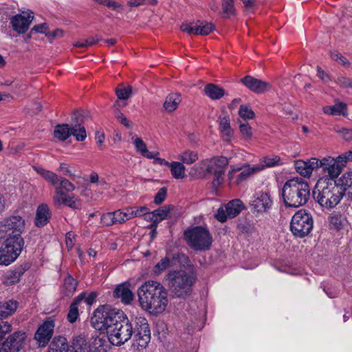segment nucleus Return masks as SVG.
I'll use <instances>...</instances> for the list:
<instances>
[{
	"mask_svg": "<svg viewBox=\"0 0 352 352\" xmlns=\"http://www.w3.org/2000/svg\"><path fill=\"white\" fill-rule=\"evenodd\" d=\"M338 162L342 164V167L345 166V164L347 161L352 162V151H349L346 152L344 154L340 155L338 156Z\"/></svg>",
	"mask_w": 352,
	"mask_h": 352,
	"instance_id": "nucleus-60",
	"label": "nucleus"
},
{
	"mask_svg": "<svg viewBox=\"0 0 352 352\" xmlns=\"http://www.w3.org/2000/svg\"><path fill=\"white\" fill-rule=\"evenodd\" d=\"M219 131L225 138L226 141H230L234 134V130L230 126V119L229 116H219Z\"/></svg>",
	"mask_w": 352,
	"mask_h": 352,
	"instance_id": "nucleus-28",
	"label": "nucleus"
},
{
	"mask_svg": "<svg viewBox=\"0 0 352 352\" xmlns=\"http://www.w3.org/2000/svg\"><path fill=\"white\" fill-rule=\"evenodd\" d=\"M156 0H129L128 5L130 6H138L144 3L155 4Z\"/></svg>",
	"mask_w": 352,
	"mask_h": 352,
	"instance_id": "nucleus-61",
	"label": "nucleus"
},
{
	"mask_svg": "<svg viewBox=\"0 0 352 352\" xmlns=\"http://www.w3.org/2000/svg\"><path fill=\"white\" fill-rule=\"evenodd\" d=\"M261 170H262V168L260 167L259 166H255L250 167L248 165V166H245L237 176V178L236 180V184H239L241 182L247 179L252 175L254 174L255 173H256Z\"/></svg>",
	"mask_w": 352,
	"mask_h": 352,
	"instance_id": "nucleus-38",
	"label": "nucleus"
},
{
	"mask_svg": "<svg viewBox=\"0 0 352 352\" xmlns=\"http://www.w3.org/2000/svg\"><path fill=\"white\" fill-rule=\"evenodd\" d=\"M72 135L75 137L76 141L82 142L87 138L85 126L80 123L72 124L71 126Z\"/></svg>",
	"mask_w": 352,
	"mask_h": 352,
	"instance_id": "nucleus-39",
	"label": "nucleus"
},
{
	"mask_svg": "<svg viewBox=\"0 0 352 352\" xmlns=\"http://www.w3.org/2000/svg\"><path fill=\"white\" fill-rule=\"evenodd\" d=\"M133 143L137 151L142 155L147 152L146 145L140 138H135Z\"/></svg>",
	"mask_w": 352,
	"mask_h": 352,
	"instance_id": "nucleus-58",
	"label": "nucleus"
},
{
	"mask_svg": "<svg viewBox=\"0 0 352 352\" xmlns=\"http://www.w3.org/2000/svg\"><path fill=\"white\" fill-rule=\"evenodd\" d=\"M85 293L82 292L77 297H76L69 307V310L67 314V318L69 322L74 323L76 321L78 318V305L82 302V300L85 298Z\"/></svg>",
	"mask_w": 352,
	"mask_h": 352,
	"instance_id": "nucleus-27",
	"label": "nucleus"
},
{
	"mask_svg": "<svg viewBox=\"0 0 352 352\" xmlns=\"http://www.w3.org/2000/svg\"><path fill=\"white\" fill-rule=\"evenodd\" d=\"M179 158L183 163L190 164L198 160V155L196 152L186 151L179 155Z\"/></svg>",
	"mask_w": 352,
	"mask_h": 352,
	"instance_id": "nucleus-46",
	"label": "nucleus"
},
{
	"mask_svg": "<svg viewBox=\"0 0 352 352\" xmlns=\"http://www.w3.org/2000/svg\"><path fill=\"white\" fill-rule=\"evenodd\" d=\"M1 246L5 248L6 250L10 252L16 258L21 252L24 241L23 238L12 239V238H3Z\"/></svg>",
	"mask_w": 352,
	"mask_h": 352,
	"instance_id": "nucleus-22",
	"label": "nucleus"
},
{
	"mask_svg": "<svg viewBox=\"0 0 352 352\" xmlns=\"http://www.w3.org/2000/svg\"><path fill=\"white\" fill-rule=\"evenodd\" d=\"M318 158L312 157L307 161L297 160L295 162L296 171L303 177H309L314 170L317 171Z\"/></svg>",
	"mask_w": 352,
	"mask_h": 352,
	"instance_id": "nucleus-18",
	"label": "nucleus"
},
{
	"mask_svg": "<svg viewBox=\"0 0 352 352\" xmlns=\"http://www.w3.org/2000/svg\"><path fill=\"white\" fill-rule=\"evenodd\" d=\"M345 218L338 212H332L328 217L329 226L331 230H340L344 225Z\"/></svg>",
	"mask_w": 352,
	"mask_h": 352,
	"instance_id": "nucleus-29",
	"label": "nucleus"
},
{
	"mask_svg": "<svg viewBox=\"0 0 352 352\" xmlns=\"http://www.w3.org/2000/svg\"><path fill=\"white\" fill-rule=\"evenodd\" d=\"M72 129L67 124H58L54 131V137L60 141H65L72 135Z\"/></svg>",
	"mask_w": 352,
	"mask_h": 352,
	"instance_id": "nucleus-32",
	"label": "nucleus"
},
{
	"mask_svg": "<svg viewBox=\"0 0 352 352\" xmlns=\"http://www.w3.org/2000/svg\"><path fill=\"white\" fill-rule=\"evenodd\" d=\"M71 349L66 338L59 336L53 338L47 352H70Z\"/></svg>",
	"mask_w": 352,
	"mask_h": 352,
	"instance_id": "nucleus-24",
	"label": "nucleus"
},
{
	"mask_svg": "<svg viewBox=\"0 0 352 352\" xmlns=\"http://www.w3.org/2000/svg\"><path fill=\"white\" fill-rule=\"evenodd\" d=\"M12 331V325L8 322L0 320V341Z\"/></svg>",
	"mask_w": 352,
	"mask_h": 352,
	"instance_id": "nucleus-56",
	"label": "nucleus"
},
{
	"mask_svg": "<svg viewBox=\"0 0 352 352\" xmlns=\"http://www.w3.org/2000/svg\"><path fill=\"white\" fill-rule=\"evenodd\" d=\"M87 347L88 352H107L106 340L98 336H92L87 340Z\"/></svg>",
	"mask_w": 352,
	"mask_h": 352,
	"instance_id": "nucleus-25",
	"label": "nucleus"
},
{
	"mask_svg": "<svg viewBox=\"0 0 352 352\" xmlns=\"http://www.w3.org/2000/svg\"><path fill=\"white\" fill-rule=\"evenodd\" d=\"M240 118L243 122H247L248 119H253L255 117L254 111H239Z\"/></svg>",
	"mask_w": 352,
	"mask_h": 352,
	"instance_id": "nucleus-63",
	"label": "nucleus"
},
{
	"mask_svg": "<svg viewBox=\"0 0 352 352\" xmlns=\"http://www.w3.org/2000/svg\"><path fill=\"white\" fill-rule=\"evenodd\" d=\"M131 283L124 282L118 285L113 292V296L120 299L124 305H130L134 299V294L131 289Z\"/></svg>",
	"mask_w": 352,
	"mask_h": 352,
	"instance_id": "nucleus-16",
	"label": "nucleus"
},
{
	"mask_svg": "<svg viewBox=\"0 0 352 352\" xmlns=\"http://www.w3.org/2000/svg\"><path fill=\"white\" fill-rule=\"evenodd\" d=\"M45 36L49 39H54L57 38H61L63 36V31L60 29H56L54 31H47V33H45Z\"/></svg>",
	"mask_w": 352,
	"mask_h": 352,
	"instance_id": "nucleus-59",
	"label": "nucleus"
},
{
	"mask_svg": "<svg viewBox=\"0 0 352 352\" xmlns=\"http://www.w3.org/2000/svg\"><path fill=\"white\" fill-rule=\"evenodd\" d=\"M226 209L228 217L234 218L243 210V203L240 199L232 200L226 204Z\"/></svg>",
	"mask_w": 352,
	"mask_h": 352,
	"instance_id": "nucleus-33",
	"label": "nucleus"
},
{
	"mask_svg": "<svg viewBox=\"0 0 352 352\" xmlns=\"http://www.w3.org/2000/svg\"><path fill=\"white\" fill-rule=\"evenodd\" d=\"M25 220L19 215L11 216L3 219L0 222L1 239L22 238L21 234L25 230Z\"/></svg>",
	"mask_w": 352,
	"mask_h": 352,
	"instance_id": "nucleus-9",
	"label": "nucleus"
},
{
	"mask_svg": "<svg viewBox=\"0 0 352 352\" xmlns=\"http://www.w3.org/2000/svg\"><path fill=\"white\" fill-rule=\"evenodd\" d=\"M70 352H88L85 336L80 334L74 336Z\"/></svg>",
	"mask_w": 352,
	"mask_h": 352,
	"instance_id": "nucleus-31",
	"label": "nucleus"
},
{
	"mask_svg": "<svg viewBox=\"0 0 352 352\" xmlns=\"http://www.w3.org/2000/svg\"><path fill=\"white\" fill-rule=\"evenodd\" d=\"M78 281L69 273L64 278L63 287L67 296H70L74 294L76 289Z\"/></svg>",
	"mask_w": 352,
	"mask_h": 352,
	"instance_id": "nucleus-40",
	"label": "nucleus"
},
{
	"mask_svg": "<svg viewBox=\"0 0 352 352\" xmlns=\"http://www.w3.org/2000/svg\"><path fill=\"white\" fill-rule=\"evenodd\" d=\"M263 162L265 163V166L267 167H272L283 164L280 157L274 155L264 157Z\"/></svg>",
	"mask_w": 352,
	"mask_h": 352,
	"instance_id": "nucleus-51",
	"label": "nucleus"
},
{
	"mask_svg": "<svg viewBox=\"0 0 352 352\" xmlns=\"http://www.w3.org/2000/svg\"><path fill=\"white\" fill-rule=\"evenodd\" d=\"M116 117L126 128L131 129L132 127L131 122L126 118V116H124L123 113L120 112L117 116H116Z\"/></svg>",
	"mask_w": 352,
	"mask_h": 352,
	"instance_id": "nucleus-64",
	"label": "nucleus"
},
{
	"mask_svg": "<svg viewBox=\"0 0 352 352\" xmlns=\"http://www.w3.org/2000/svg\"><path fill=\"white\" fill-rule=\"evenodd\" d=\"M239 130L244 139H250L252 135V128L247 122L238 120Z\"/></svg>",
	"mask_w": 352,
	"mask_h": 352,
	"instance_id": "nucleus-48",
	"label": "nucleus"
},
{
	"mask_svg": "<svg viewBox=\"0 0 352 352\" xmlns=\"http://www.w3.org/2000/svg\"><path fill=\"white\" fill-rule=\"evenodd\" d=\"M133 336L138 347L145 349L151 340V330L145 318H136L133 322Z\"/></svg>",
	"mask_w": 352,
	"mask_h": 352,
	"instance_id": "nucleus-10",
	"label": "nucleus"
},
{
	"mask_svg": "<svg viewBox=\"0 0 352 352\" xmlns=\"http://www.w3.org/2000/svg\"><path fill=\"white\" fill-rule=\"evenodd\" d=\"M195 272L185 270L169 272L166 275L167 294L173 298L184 300L189 297L192 292V286L196 282Z\"/></svg>",
	"mask_w": 352,
	"mask_h": 352,
	"instance_id": "nucleus-3",
	"label": "nucleus"
},
{
	"mask_svg": "<svg viewBox=\"0 0 352 352\" xmlns=\"http://www.w3.org/2000/svg\"><path fill=\"white\" fill-rule=\"evenodd\" d=\"M59 186L56 187V196H65L66 192H72L75 189L74 185L68 179L59 177Z\"/></svg>",
	"mask_w": 352,
	"mask_h": 352,
	"instance_id": "nucleus-35",
	"label": "nucleus"
},
{
	"mask_svg": "<svg viewBox=\"0 0 352 352\" xmlns=\"http://www.w3.org/2000/svg\"><path fill=\"white\" fill-rule=\"evenodd\" d=\"M54 201L58 202L59 204H63L65 206H67L73 209H78L80 206V203L79 201L74 200V197H70L68 195L65 196H54Z\"/></svg>",
	"mask_w": 352,
	"mask_h": 352,
	"instance_id": "nucleus-37",
	"label": "nucleus"
},
{
	"mask_svg": "<svg viewBox=\"0 0 352 352\" xmlns=\"http://www.w3.org/2000/svg\"><path fill=\"white\" fill-rule=\"evenodd\" d=\"M313 223L311 214L305 210H300L292 218L290 230L294 235L302 238L310 233Z\"/></svg>",
	"mask_w": 352,
	"mask_h": 352,
	"instance_id": "nucleus-8",
	"label": "nucleus"
},
{
	"mask_svg": "<svg viewBox=\"0 0 352 352\" xmlns=\"http://www.w3.org/2000/svg\"><path fill=\"white\" fill-rule=\"evenodd\" d=\"M27 335L25 332L18 331L14 332L4 341L15 352H19L23 347Z\"/></svg>",
	"mask_w": 352,
	"mask_h": 352,
	"instance_id": "nucleus-20",
	"label": "nucleus"
},
{
	"mask_svg": "<svg viewBox=\"0 0 352 352\" xmlns=\"http://www.w3.org/2000/svg\"><path fill=\"white\" fill-rule=\"evenodd\" d=\"M341 186L352 189V170L346 172L340 177Z\"/></svg>",
	"mask_w": 352,
	"mask_h": 352,
	"instance_id": "nucleus-55",
	"label": "nucleus"
},
{
	"mask_svg": "<svg viewBox=\"0 0 352 352\" xmlns=\"http://www.w3.org/2000/svg\"><path fill=\"white\" fill-rule=\"evenodd\" d=\"M228 163V158L224 156H216L202 161L206 172L214 175L212 181L214 187H217L223 182Z\"/></svg>",
	"mask_w": 352,
	"mask_h": 352,
	"instance_id": "nucleus-7",
	"label": "nucleus"
},
{
	"mask_svg": "<svg viewBox=\"0 0 352 352\" xmlns=\"http://www.w3.org/2000/svg\"><path fill=\"white\" fill-rule=\"evenodd\" d=\"M34 19L32 13L25 15L16 14L10 18V23L13 30L18 34H25L29 29L30 25Z\"/></svg>",
	"mask_w": 352,
	"mask_h": 352,
	"instance_id": "nucleus-15",
	"label": "nucleus"
},
{
	"mask_svg": "<svg viewBox=\"0 0 352 352\" xmlns=\"http://www.w3.org/2000/svg\"><path fill=\"white\" fill-rule=\"evenodd\" d=\"M331 58L337 62L338 63L343 65L345 67H348L350 66L351 63L349 60L342 56L340 52L338 51H333L331 52Z\"/></svg>",
	"mask_w": 352,
	"mask_h": 352,
	"instance_id": "nucleus-50",
	"label": "nucleus"
},
{
	"mask_svg": "<svg viewBox=\"0 0 352 352\" xmlns=\"http://www.w3.org/2000/svg\"><path fill=\"white\" fill-rule=\"evenodd\" d=\"M204 94L211 100H219L225 94V90L218 85L208 83L204 89Z\"/></svg>",
	"mask_w": 352,
	"mask_h": 352,
	"instance_id": "nucleus-26",
	"label": "nucleus"
},
{
	"mask_svg": "<svg viewBox=\"0 0 352 352\" xmlns=\"http://www.w3.org/2000/svg\"><path fill=\"white\" fill-rule=\"evenodd\" d=\"M180 29L188 34L205 36L209 34L214 27L211 23L198 21L197 23H183L180 25Z\"/></svg>",
	"mask_w": 352,
	"mask_h": 352,
	"instance_id": "nucleus-13",
	"label": "nucleus"
},
{
	"mask_svg": "<svg viewBox=\"0 0 352 352\" xmlns=\"http://www.w3.org/2000/svg\"><path fill=\"white\" fill-rule=\"evenodd\" d=\"M182 101L181 95L179 93H172L168 95L164 102L166 110H176Z\"/></svg>",
	"mask_w": 352,
	"mask_h": 352,
	"instance_id": "nucleus-36",
	"label": "nucleus"
},
{
	"mask_svg": "<svg viewBox=\"0 0 352 352\" xmlns=\"http://www.w3.org/2000/svg\"><path fill=\"white\" fill-rule=\"evenodd\" d=\"M34 170L39 174L41 176H42L47 182L50 183L52 185L56 186L58 185L59 182V177L58 176L50 171L47 170L46 169H44L41 167L38 166H33Z\"/></svg>",
	"mask_w": 352,
	"mask_h": 352,
	"instance_id": "nucleus-34",
	"label": "nucleus"
},
{
	"mask_svg": "<svg viewBox=\"0 0 352 352\" xmlns=\"http://www.w3.org/2000/svg\"><path fill=\"white\" fill-rule=\"evenodd\" d=\"M101 37L98 35L89 36L86 39H83L76 42L74 45L78 47H87L94 45L98 41H101Z\"/></svg>",
	"mask_w": 352,
	"mask_h": 352,
	"instance_id": "nucleus-43",
	"label": "nucleus"
},
{
	"mask_svg": "<svg viewBox=\"0 0 352 352\" xmlns=\"http://www.w3.org/2000/svg\"><path fill=\"white\" fill-rule=\"evenodd\" d=\"M345 194V188L336 184V182L319 180L312 192L316 202L327 210L334 208Z\"/></svg>",
	"mask_w": 352,
	"mask_h": 352,
	"instance_id": "nucleus-4",
	"label": "nucleus"
},
{
	"mask_svg": "<svg viewBox=\"0 0 352 352\" xmlns=\"http://www.w3.org/2000/svg\"><path fill=\"white\" fill-rule=\"evenodd\" d=\"M184 236L188 245L195 251H208L213 242L210 231L201 226L189 228Z\"/></svg>",
	"mask_w": 352,
	"mask_h": 352,
	"instance_id": "nucleus-6",
	"label": "nucleus"
},
{
	"mask_svg": "<svg viewBox=\"0 0 352 352\" xmlns=\"http://www.w3.org/2000/svg\"><path fill=\"white\" fill-rule=\"evenodd\" d=\"M114 213L116 218V221H117L118 223H122L126 221L132 219V216H131V212H128L126 210V212L117 210L115 211Z\"/></svg>",
	"mask_w": 352,
	"mask_h": 352,
	"instance_id": "nucleus-54",
	"label": "nucleus"
},
{
	"mask_svg": "<svg viewBox=\"0 0 352 352\" xmlns=\"http://www.w3.org/2000/svg\"><path fill=\"white\" fill-rule=\"evenodd\" d=\"M116 218L114 212L103 214L101 217L100 222L104 226H111L118 223L116 221Z\"/></svg>",
	"mask_w": 352,
	"mask_h": 352,
	"instance_id": "nucleus-52",
	"label": "nucleus"
},
{
	"mask_svg": "<svg viewBox=\"0 0 352 352\" xmlns=\"http://www.w3.org/2000/svg\"><path fill=\"white\" fill-rule=\"evenodd\" d=\"M138 296L140 307L153 315L162 313L168 305L166 289L157 281L145 282L138 288Z\"/></svg>",
	"mask_w": 352,
	"mask_h": 352,
	"instance_id": "nucleus-2",
	"label": "nucleus"
},
{
	"mask_svg": "<svg viewBox=\"0 0 352 352\" xmlns=\"http://www.w3.org/2000/svg\"><path fill=\"white\" fill-rule=\"evenodd\" d=\"M317 171L320 170L321 173L333 179L338 177L342 169V164L338 162L336 158L327 156L322 159L318 158Z\"/></svg>",
	"mask_w": 352,
	"mask_h": 352,
	"instance_id": "nucleus-11",
	"label": "nucleus"
},
{
	"mask_svg": "<svg viewBox=\"0 0 352 352\" xmlns=\"http://www.w3.org/2000/svg\"><path fill=\"white\" fill-rule=\"evenodd\" d=\"M241 83L248 89L256 94H263L272 89V85L251 76H246L241 79Z\"/></svg>",
	"mask_w": 352,
	"mask_h": 352,
	"instance_id": "nucleus-14",
	"label": "nucleus"
},
{
	"mask_svg": "<svg viewBox=\"0 0 352 352\" xmlns=\"http://www.w3.org/2000/svg\"><path fill=\"white\" fill-rule=\"evenodd\" d=\"M174 208L175 206L173 205H165L153 212H150V215L161 222L163 220L168 219L171 217L170 213Z\"/></svg>",
	"mask_w": 352,
	"mask_h": 352,
	"instance_id": "nucleus-30",
	"label": "nucleus"
},
{
	"mask_svg": "<svg viewBox=\"0 0 352 352\" xmlns=\"http://www.w3.org/2000/svg\"><path fill=\"white\" fill-rule=\"evenodd\" d=\"M54 320L48 317L38 327L34 334V339L39 346L45 347L49 343L54 333Z\"/></svg>",
	"mask_w": 352,
	"mask_h": 352,
	"instance_id": "nucleus-12",
	"label": "nucleus"
},
{
	"mask_svg": "<svg viewBox=\"0 0 352 352\" xmlns=\"http://www.w3.org/2000/svg\"><path fill=\"white\" fill-rule=\"evenodd\" d=\"M133 322L120 309L108 305H100L93 313L91 326L96 330L106 331L109 342L120 346L133 336Z\"/></svg>",
	"mask_w": 352,
	"mask_h": 352,
	"instance_id": "nucleus-1",
	"label": "nucleus"
},
{
	"mask_svg": "<svg viewBox=\"0 0 352 352\" xmlns=\"http://www.w3.org/2000/svg\"><path fill=\"white\" fill-rule=\"evenodd\" d=\"M170 261L168 257H164L160 260L153 267V272L156 274H161L170 265Z\"/></svg>",
	"mask_w": 352,
	"mask_h": 352,
	"instance_id": "nucleus-49",
	"label": "nucleus"
},
{
	"mask_svg": "<svg viewBox=\"0 0 352 352\" xmlns=\"http://www.w3.org/2000/svg\"><path fill=\"white\" fill-rule=\"evenodd\" d=\"M310 195L309 186L300 178L287 180L282 188V197L286 207L298 208L305 205Z\"/></svg>",
	"mask_w": 352,
	"mask_h": 352,
	"instance_id": "nucleus-5",
	"label": "nucleus"
},
{
	"mask_svg": "<svg viewBox=\"0 0 352 352\" xmlns=\"http://www.w3.org/2000/svg\"><path fill=\"white\" fill-rule=\"evenodd\" d=\"M170 172L175 179H183L185 177V166L179 162H173L170 164Z\"/></svg>",
	"mask_w": 352,
	"mask_h": 352,
	"instance_id": "nucleus-41",
	"label": "nucleus"
},
{
	"mask_svg": "<svg viewBox=\"0 0 352 352\" xmlns=\"http://www.w3.org/2000/svg\"><path fill=\"white\" fill-rule=\"evenodd\" d=\"M16 258L9 251L6 250L2 246L0 248V265H8L13 262Z\"/></svg>",
	"mask_w": 352,
	"mask_h": 352,
	"instance_id": "nucleus-44",
	"label": "nucleus"
},
{
	"mask_svg": "<svg viewBox=\"0 0 352 352\" xmlns=\"http://www.w3.org/2000/svg\"><path fill=\"white\" fill-rule=\"evenodd\" d=\"M205 166L202 164V162L200 164H195L193 166L189 172L190 176L195 177H201L204 175Z\"/></svg>",
	"mask_w": 352,
	"mask_h": 352,
	"instance_id": "nucleus-53",
	"label": "nucleus"
},
{
	"mask_svg": "<svg viewBox=\"0 0 352 352\" xmlns=\"http://www.w3.org/2000/svg\"><path fill=\"white\" fill-rule=\"evenodd\" d=\"M251 205L258 212H267L272 207V200L268 192H261L254 197Z\"/></svg>",
	"mask_w": 352,
	"mask_h": 352,
	"instance_id": "nucleus-17",
	"label": "nucleus"
},
{
	"mask_svg": "<svg viewBox=\"0 0 352 352\" xmlns=\"http://www.w3.org/2000/svg\"><path fill=\"white\" fill-rule=\"evenodd\" d=\"M52 217L48 206L45 204H40L36 212L34 224L38 228H42L47 224Z\"/></svg>",
	"mask_w": 352,
	"mask_h": 352,
	"instance_id": "nucleus-23",
	"label": "nucleus"
},
{
	"mask_svg": "<svg viewBox=\"0 0 352 352\" xmlns=\"http://www.w3.org/2000/svg\"><path fill=\"white\" fill-rule=\"evenodd\" d=\"M166 195L167 188L166 187L160 188L154 197V203L157 205L161 204L165 200Z\"/></svg>",
	"mask_w": 352,
	"mask_h": 352,
	"instance_id": "nucleus-57",
	"label": "nucleus"
},
{
	"mask_svg": "<svg viewBox=\"0 0 352 352\" xmlns=\"http://www.w3.org/2000/svg\"><path fill=\"white\" fill-rule=\"evenodd\" d=\"M234 0H222L223 17L229 18L235 14Z\"/></svg>",
	"mask_w": 352,
	"mask_h": 352,
	"instance_id": "nucleus-42",
	"label": "nucleus"
},
{
	"mask_svg": "<svg viewBox=\"0 0 352 352\" xmlns=\"http://www.w3.org/2000/svg\"><path fill=\"white\" fill-rule=\"evenodd\" d=\"M133 93V87L130 85L120 84L116 88V94L118 100L115 103L116 109H121L126 106L125 100H127Z\"/></svg>",
	"mask_w": 352,
	"mask_h": 352,
	"instance_id": "nucleus-21",
	"label": "nucleus"
},
{
	"mask_svg": "<svg viewBox=\"0 0 352 352\" xmlns=\"http://www.w3.org/2000/svg\"><path fill=\"white\" fill-rule=\"evenodd\" d=\"M228 216L226 214V210H224L223 208H219L215 214V218L220 222L224 223L226 221Z\"/></svg>",
	"mask_w": 352,
	"mask_h": 352,
	"instance_id": "nucleus-62",
	"label": "nucleus"
},
{
	"mask_svg": "<svg viewBox=\"0 0 352 352\" xmlns=\"http://www.w3.org/2000/svg\"><path fill=\"white\" fill-rule=\"evenodd\" d=\"M128 212H131V216L132 218L135 217H142L145 214L150 215V210L146 206H140L139 208L131 207L126 208Z\"/></svg>",
	"mask_w": 352,
	"mask_h": 352,
	"instance_id": "nucleus-47",
	"label": "nucleus"
},
{
	"mask_svg": "<svg viewBox=\"0 0 352 352\" xmlns=\"http://www.w3.org/2000/svg\"><path fill=\"white\" fill-rule=\"evenodd\" d=\"M31 264L28 262H24L23 264L16 266L13 270L8 272L3 283L6 285H12L17 283L21 276L30 268Z\"/></svg>",
	"mask_w": 352,
	"mask_h": 352,
	"instance_id": "nucleus-19",
	"label": "nucleus"
},
{
	"mask_svg": "<svg viewBox=\"0 0 352 352\" xmlns=\"http://www.w3.org/2000/svg\"><path fill=\"white\" fill-rule=\"evenodd\" d=\"M228 108L231 109L239 108V110H252V107L248 102H244L241 98H234L229 104Z\"/></svg>",
	"mask_w": 352,
	"mask_h": 352,
	"instance_id": "nucleus-45",
	"label": "nucleus"
}]
</instances>
